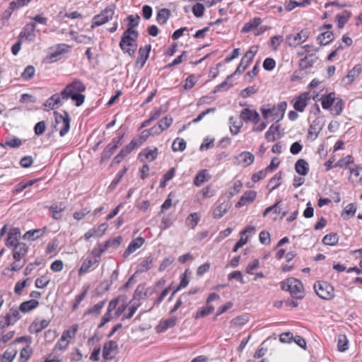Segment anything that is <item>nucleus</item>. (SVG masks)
I'll return each instance as SVG.
<instances>
[{
  "mask_svg": "<svg viewBox=\"0 0 362 362\" xmlns=\"http://www.w3.org/2000/svg\"><path fill=\"white\" fill-rule=\"evenodd\" d=\"M86 90L84 84L78 80H74L67 85L60 93H55L49 98L45 106L50 110H54L60 107L64 101L71 98L76 106L81 105L85 100L82 93Z\"/></svg>",
  "mask_w": 362,
  "mask_h": 362,
  "instance_id": "nucleus-1",
  "label": "nucleus"
},
{
  "mask_svg": "<svg viewBox=\"0 0 362 362\" xmlns=\"http://www.w3.org/2000/svg\"><path fill=\"white\" fill-rule=\"evenodd\" d=\"M286 107V102L282 101L276 105H263L260 107V111L265 120L271 119L277 122L283 119Z\"/></svg>",
  "mask_w": 362,
  "mask_h": 362,
  "instance_id": "nucleus-2",
  "label": "nucleus"
},
{
  "mask_svg": "<svg viewBox=\"0 0 362 362\" xmlns=\"http://www.w3.org/2000/svg\"><path fill=\"white\" fill-rule=\"evenodd\" d=\"M28 246L25 243H20L13 247L12 257L15 261L11 263L10 270L17 272L26 263L25 256L28 252Z\"/></svg>",
  "mask_w": 362,
  "mask_h": 362,
  "instance_id": "nucleus-3",
  "label": "nucleus"
},
{
  "mask_svg": "<svg viewBox=\"0 0 362 362\" xmlns=\"http://www.w3.org/2000/svg\"><path fill=\"white\" fill-rule=\"evenodd\" d=\"M284 291H289L291 296L296 299H302L305 296V291L302 282L295 278H288L281 284Z\"/></svg>",
  "mask_w": 362,
  "mask_h": 362,
  "instance_id": "nucleus-4",
  "label": "nucleus"
},
{
  "mask_svg": "<svg viewBox=\"0 0 362 362\" xmlns=\"http://www.w3.org/2000/svg\"><path fill=\"white\" fill-rule=\"evenodd\" d=\"M139 34L137 31H132L131 28H127L123 33L119 42V47L124 52L128 53L129 55L132 56L136 50V48H132L134 46V42L138 38Z\"/></svg>",
  "mask_w": 362,
  "mask_h": 362,
  "instance_id": "nucleus-5",
  "label": "nucleus"
},
{
  "mask_svg": "<svg viewBox=\"0 0 362 362\" xmlns=\"http://www.w3.org/2000/svg\"><path fill=\"white\" fill-rule=\"evenodd\" d=\"M55 115V123L54 127L57 129H59V134L61 136H64L70 129V116L66 112H64V115L54 112Z\"/></svg>",
  "mask_w": 362,
  "mask_h": 362,
  "instance_id": "nucleus-6",
  "label": "nucleus"
},
{
  "mask_svg": "<svg viewBox=\"0 0 362 362\" xmlns=\"http://www.w3.org/2000/svg\"><path fill=\"white\" fill-rule=\"evenodd\" d=\"M317 295L324 300H331L334 297V288L326 281H317L314 285Z\"/></svg>",
  "mask_w": 362,
  "mask_h": 362,
  "instance_id": "nucleus-7",
  "label": "nucleus"
},
{
  "mask_svg": "<svg viewBox=\"0 0 362 362\" xmlns=\"http://www.w3.org/2000/svg\"><path fill=\"white\" fill-rule=\"evenodd\" d=\"M257 50L258 47L257 46L250 47L249 50L245 54V55L242 58L239 65L238 66L236 70L233 74H241L252 62L255 55L257 52Z\"/></svg>",
  "mask_w": 362,
  "mask_h": 362,
  "instance_id": "nucleus-8",
  "label": "nucleus"
},
{
  "mask_svg": "<svg viewBox=\"0 0 362 362\" xmlns=\"http://www.w3.org/2000/svg\"><path fill=\"white\" fill-rule=\"evenodd\" d=\"M309 35L310 31L308 29H303L296 34L288 35L286 40L290 47H296L305 42Z\"/></svg>",
  "mask_w": 362,
  "mask_h": 362,
  "instance_id": "nucleus-9",
  "label": "nucleus"
},
{
  "mask_svg": "<svg viewBox=\"0 0 362 362\" xmlns=\"http://www.w3.org/2000/svg\"><path fill=\"white\" fill-rule=\"evenodd\" d=\"M115 13L112 6L106 7L101 13L93 18L92 28L101 25L112 19Z\"/></svg>",
  "mask_w": 362,
  "mask_h": 362,
  "instance_id": "nucleus-10",
  "label": "nucleus"
},
{
  "mask_svg": "<svg viewBox=\"0 0 362 362\" xmlns=\"http://www.w3.org/2000/svg\"><path fill=\"white\" fill-rule=\"evenodd\" d=\"M122 241V238L120 236L114 238L112 239L107 240L105 242L104 244H99L98 247L94 248V250L92 251V254L99 257L104 251H105L108 247L113 246L117 247Z\"/></svg>",
  "mask_w": 362,
  "mask_h": 362,
  "instance_id": "nucleus-11",
  "label": "nucleus"
},
{
  "mask_svg": "<svg viewBox=\"0 0 362 362\" xmlns=\"http://www.w3.org/2000/svg\"><path fill=\"white\" fill-rule=\"evenodd\" d=\"M317 54H305L304 57L299 61V68L301 71L308 73V70L314 66V64L318 61Z\"/></svg>",
  "mask_w": 362,
  "mask_h": 362,
  "instance_id": "nucleus-12",
  "label": "nucleus"
},
{
  "mask_svg": "<svg viewBox=\"0 0 362 362\" xmlns=\"http://www.w3.org/2000/svg\"><path fill=\"white\" fill-rule=\"evenodd\" d=\"M240 117L245 122H252L255 124H257L260 119L259 115L256 110L249 108L243 109Z\"/></svg>",
  "mask_w": 362,
  "mask_h": 362,
  "instance_id": "nucleus-13",
  "label": "nucleus"
},
{
  "mask_svg": "<svg viewBox=\"0 0 362 362\" xmlns=\"http://www.w3.org/2000/svg\"><path fill=\"white\" fill-rule=\"evenodd\" d=\"M20 237L21 230L18 228H11L7 235L6 245L8 247H14L16 245L21 243L18 241Z\"/></svg>",
  "mask_w": 362,
  "mask_h": 362,
  "instance_id": "nucleus-14",
  "label": "nucleus"
},
{
  "mask_svg": "<svg viewBox=\"0 0 362 362\" xmlns=\"http://www.w3.org/2000/svg\"><path fill=\"white\" fill-rule=\"evenodd\" d=\"M256 197L257 192L255 191L248 190L245 192L240 197L239 201L236 203L235 207L240 208L250 204L255 199Z\"/></svg>",
  "mask_w": 362,
  "mask_h": 362,
  "instance_id": "nucleus-15",
  "label": "nucleus"
},
{
  "mask_svg": "<svg viewBox=\"0 0 362 362\" xmlns=\"http://www.w3.org/2000/svg\"><path fill=\"white\" fill-rule=\"evenodd\" d=\"M145 240L144 238L141 237H138L134 240H132L130 243L129 244L127 248L123 253V257L124 258H127L129 257L132 253L135 252L136 250L140 248L144 243Z\"/></svg>",
  "mask_w": 362,
  "mask_h": 362,
  "instance_id": "nucleus-16",
  "label": "nucleus"
},
{
  "mask_svg": "<svg viewBox=\"0 0 362 362\" xmlns=\"http://www.w3.org/2000/svg\"><path fill=\"white\" fill-rule=\"evenodd\" d=\"M310 99L309 93H303L298 96L293 103V107L296 111L303 112Z\"/></svg>",
  "mask_w": 362,
  "mask_h": 362,
  "instance_id": "nucleus-17",
  "label": "nucleus"
},
{
  "mask_svg": "<svg viewBox=\"0 0 362 362\" xmlns=\"http://www.w3.org/2000/svg\"><path fill=\"white\" fill-rule=\"evenodd\" d=\"M230 208L229 202H223L216 206L213 210V217L216 219H219L223 217Z\"/></svg>",
  "mask_w": 362,
  "mask_h": 362,
  "instance_id": "nucleus-18",
  "label": "nucleus"
},
{
  "mask_svg": "<svg viewBox=\"0 0 362 362\" xmlns=\"http://www.w3.org/2000/svg\"><path fill=\"white\" fill-rule=\"evenodd\" d=\"M119 300H120V299H119V298H118L111 300L110 302L108 308H107V312L103 317L102 321L98 325L99 327L103 326L106 322H107L110 320V319L112 317V315L111 313L113 310H116L117 306L118 305Z\"/></svg>",
  "mask_w": 362,
  "mask_h": 362,
  "instance_id": "nucleus-19",
  "label": "nucleus"
},
{
  "mask_svg": "<svg viewBox=\"0 0 362 362\" xmlns=\"http://www.w3.org/2000/svg\"><path fill=\"white\" fill-rule=\"evenodd\" d=\"M254 155L248 151L242 152L237 156L238 163L243 167L249 166L254 162Z\"/></svg>",
  "mask_w": 362,
  "mask_h": 362,
  "instance_id": "nucleus-20",
  "label": "nucleus"
},
{
  "mask_svg": "<svg viewBox=\"0 0 362 362\" xmlns=\"http://www.w3.org/2000/svg\"><path fill=\"white\" fill-rule=\"evenodd\" d=\"M153 264V259L152 256L149 255L142 259L137 266L136 272L143 273L146 272L152 268Z\"/></svg>",
  "mask_w": 362,
  "mask_h": 362,
  "instance_id": "nucleus-21",
  "label": "nucleus"
},
{
  "mask_svg": "<svg viewBox=\"0 0 362 362\" xmlns=\"http://www.w3.org/2000/svg\"><path fill=\"white\" fill-rule=\"evenodd\" d=\"M35 27L36 25L33 23L26 24L21 33V36L28 40H33L35 37Z\"/></svg>",
  "mask_w": 362,
  "mask_h": 362,
  "instance_id": "nucleus-22",
  "label": "nucleus"
},
{
  "mask_svg": "<svg viewBox=\"0 0 362 362\" xmlns=\"http://www.w3.org/2000/svg\"><path fill=\"white\" fill-rule=\"evenodd\" d=\"M362 70V66L360 64L356 65L352 69H351L347 75L344 77L343 81L346 84H350L354 80L359 76Z\"/></svg>",
  "mask_w": 362,
  "mask_h": 362,
  "instance_id": "nucleus-23",
  "label": "nucleus"
},
{
  "mask_svg": "<svg viewBox=\"0 0 362 362\" xmlns=\"http://www.w3.org/2000/svg\"><path fill=\"white\" fill-rule=\"evenodd\" d=\"M321 129L322 126L320 124V119H315L310 125L308 133V138L312 140H315L317 137Z\"/></svg>",
  "mask_w": 362,
  "mask_h": 362,
  "instance_id": "nucleus-24",
  "label": "nucleus"
},
{
  "mask_svg": "<svg viewBox=\"0 0 362 362\" xmlns=\"http://www.w3.org/2000/svg\"><path fill=\"white\" fill-rule=\"evenodd\" d=\"M262 23V20L259 17H255L250 21L245 23L241 29V33H247L257 28Z\"/></svg>",
  "mask_w": 362,
  "mask_h": 362,
  "instance_id": "nucleus-25",
  "label": "nucleus"
},
{
  "mask_svg": "<svg viewBox=\"0 0 362 362\" xmlns=\"http://www.w3.org/2000/svg\"><path fill=\"white\" fill-rule=\"evenodd\" d=\"M334 35L332 31H322L317 37V41L320 45L325 46L333 40Z\"/></svg>",
  "mask_w": 362,
  "mask_h": 362,
  "instance_id": "nucleus-26",
  "label": "nucleus"
},
{
  "mask_svg": "<svg viewBox=\"0 0 362 362\" xmlns=\"http://www.w3.org/2000/svg\"><path fill=\"white\" fill-rule=\"evenodd\" d=\"M177 322L176 317H171L165 320L160 322L157 327V331L158 332H163L167 330L168 329L173 327Z\"/></svg>",
  "mask_w": 362,
  "mask_h": 362,
  "instance_id": "nucleus-27",
  "label": "nucleus"
},
{
  "mask_svg": "<svg viewBox=\"0 0 362 362\" xmlns=\"http://www.w3.org/2000/svg\"><path fill=\"white\" fill-rule=\"evenodd\" d=\"M295 170L299 175L305 176L309 172V165L305 160L299 159L295 164Z\"/></svg>",
  "mask_w": 362,
  "mask_h": 362,
  "instance_id": "nucleus-28",
  "label": "nucleus"
},
{
  "mask_svg": "<svg viewBox=\"0 0 362 362\" xmlns=\"http://www.w3.org/2000/svg\"><path fill=\"white\" fill-rule=\"evenodd\" d=\"M38 305H39V302L37 300L31 299V300L23 302L19 306V310L21 312L26 313L30 312V311L34 310L35 308H36L38 306Z\"/></svg>",
  "mask_w": 362,
  "mask_h": 362,
  "instance_id": "nucleus-29",
  "label": "nucleus"
},
{
  "mask_svg": "<svg viewBox=\"0 0 362 362\" xmlns=\"http://www.w3.org/2000/svg\"><path fill=\"white\" fill-rule=\"evenodd\" d=\"M209 179L210 175H209L207 170H202L196 175L194 180V185L197 187H199Z\"/></svg>",
  "mask_w": 362,
  "mask_h": 362,
  "instance_id": "nucleus-30",
  "label": "nucleus"
},
{
  "mask_svg": "<svg viewBox=\"0 0 362 362\" xmlns=\"http://www.w3.org/2000/svg\"><path fill=\"white\" fill-rule=\"evenodd\" d=\"M49 324V320H35L31 326L30 329L32 332L35 333H39L42 329H45Z\"/></svg>",
  "mask_w": 362,
  "mask_h": 362,
  "instance_id": "nucleus-31",
  "label": "nucleus"
},
{
  "mask_svg": "<svg viewBox=\"0 0 362 362\" xmlns=\"http://www.w3.org/2000/svg\"><path fill=\"white\" fill-rule=\"evenodd\" d=\"M17 354V350L11 346L7 349L3 355L0 356V362H12Z\"/></svg>",
  "mask_w": 362,
  "mask_h": 362,
  "instance_id": "nucleus-32",
  "label": "nucleus"
},
{
  "mask_svg": "<svg viewBox=\"0 0 362 362\" xmlns=\"http://www.w3.org/2000/svg\"><path fill=\"white\" fill-rule=\"evenodd\" d=\"M335 98L334 93H330L327 95H322L320 99L322 108L325 110L331 108L332 105L334 103Z\"/></svg>",
  "mask_w": 362,
  "mask_h": 362,
  "instance_id": "nucleus-33",
  "label": "nucleus"
},
{
  "mask_svg": "<svg viewBox=\"0 0 362 362\" xmlns=\"http://www.w3.org/2000/svg\"><path fill=\"white\" fill-rule=\"evenodd\" d=\"M229 124L230 133L233 135H237L243 126L242 122L238 121L236 117L232 116L229 118Z\"/></svg>",
  "mask_w": 362,
  "mask_h": 362,
  "instance_id": "nucleus-34",
  "label": "nucleus"
},
{
  "mask_svg": "<svg viewBox=\"0 0 362 362\" xmlns=\"http://www.w3.org/2000/svg\"><path fill=\"white\" fill-rule=\"evenodd\" d=\"M282 175L283 173L281 172H279L276 173L272 178L270 179L267 187L269 189V192H272L276 189L281 183L282 180Z\"/></svg>",
  "mask_w": 362,
  "mask_h": 362,
  "instance_id": "nucleus-35",
  "label": "nucleus"
},
{
  "mask_svg": "<svg viewBox=\"0 0 362 362\" xmlns=\"http://www.w3.org/2000/svg\"><path fill=\"white\" fill-rule=\"evenodd\" d=\"M19 311H21L19 308H11L9 312L5 315L6 319L11 322V325H14L21 317Z\"/></svg>",
  "mask_w": 362,
  "mask_h": 362,
  "instance_id": "nucleus-36",
  "label": "nucleus"
},
{
  "mask_svg": "<svg viewBox=\"0 0 362 362\" xmlns=\"http://www.w3.org/2000/svg\"><path fill=\"white\" fill-rule=\"evenodd\" d=\"M158 156V149L157 148H145L139 154V156H144L145 158L151 162L153 161Z\"/></svg>",
  "mask_w": 362,
  "mask_h": 362,
  "instance_id": "nucleus-37",
  "label": "nucleus"
},
{
  "mask_svg": "<svg viewBox=\"0 0 362 362\" xmlns=\"http://www.w3.org/2000/svg\"><path fill=\"white\" fill-rule=\"evenodd\" d=\"M350 16L351 12L349 11H343L342 12L338 13L336 16L338 28H342L348 21Z\"/></svg>",
  "mask_w": 362,
  "mask_h": 362,
  "instance_id": "nucleus-38",
  "label": "nucleus"
},
{
  "mask_svg": "<svg viewBox=\"0 0 362 362\" xmlns=\"http://www.w3.org/2000/svg\"><path fill=\"white\" fill-rule=\"evenodd\" d=\"M117 347V344L115 341H110L109 342L106 343L104 345L103 347V356L105 358H111V353L112 351L115 350Z\"/></svg>",
  "mask_w": 362,
  "mask_h": 362,
  "instance_id": "nucleus-39",
  "label": "nucleus"
},
{
  "mask_svg": "<svg viewBox=\"0 0 362 362\" xmlns=\"http://www.w3.org/2000/svg\"><path fill=\"white\" fill-rule=\"evenodd\" d=\"M150 50L151 45L140 47L139 50V58L137 60V63L141 62V65H144L148 58Z\"/></svg>",
  "mask_w": 362,
  "mask_h": 362,
  "instance_id": "nucleus-40",
  "label": "nucleus"
},
{
  "mask_svg": "<svg viewBox=\"0 0 362 362\" xmlns=\"http://www.w3.org/2000/svg\"><path fill=\"white\" fill-rule=\"evenodd\" d=\"M187 272L188 270H186L183 274L180 275V282L179 286L174 290V291L172 293L170 298H172L174 295L180 289L184 288L187 286L189 284V280L187 276Z\"/></svg>",
  "mask_w": 362,
  "mask_h": 362,
  "instance_id": "nucleus-41",
  "label": "nucleus"
},
{
  "mask_svg": "<svg viewBox=\"0 0 362 362\" xmlns=\"http://www.w3.org/2000/svg\"><path fill=\"white\" fill-rule=\"evenodd\" d=\"M44 230L45 229H36L28 230L23 235V238L34 240L43 235Z\"/></svg>",
  "mask_w": 362,
  "mask_h": 362,
  "instance_id": "nucleus-42",
  "label": "nucleus"
},
{
  "mask_svg": "<svg viewBox=\"0 0 362 362\" xmlns=\"http://www.w3.org/2000/svg\"><path fill=\"white\" fill-rule=\"evenodd\" d=\"M331 112L334 115H339L344 109V102L341 98H335L334 103L332 105Z\"/></svg>",
  "mask_w": 362,
  "mask_h": 362,
  "instance_id": "nucleus-43",
  "label": "nucleus"
},
{
  "mask_svg": "<svg viewBox=\"0 0 362 362\" xmlns=\"http://www.w3.org/2000/svg\"><path fill=\"white\" fill-rule=\"evenodd\" d=\"M170 16V11L169 9L162 8L158 12L156 18L160 24L163 25L167 22Z\"/></svg>",
  "mask_w": 362,
  "mask_h": 362,
  "instance_id": "nucleus-44",
  "label": "nucleus"
},
{
  "mask_svg": "<svg viewBox=\"0 0 362 362\" xmlns=\"http://www.w3.org/2000/svg\"><path fill=\"white\" fill-rule=\"evenodd\" d=\"M279 126L271 125L265 133V139L267 141H274L276 140V134L279 132Z\"/></svg>",
  "mask_w": 362,
  "mask_h": 362,
  "instance_id": "nucleus-45",
  "label": "nucleus"
},
{
  "mask_svg": "<svg viewBox=\"0 0 362 362\" xmlns=\"http://www.w3.org/2000/svg\"><path fill=\"white\" fill-rule=\"evenodd\" d=\"M65 206L62 204H53L49 207V211L52 214V216L55 219H59L62 217V212L64 210Z\"/></svg>",
  "mask_w": 362,
  "mask_h": 362,
  "instance_id": "nucleus-46",
  "label": "nucleus"
},
{
  "mask_svg": "<svg viewBox=\"0 0 362 362\" xmlns=\"http://www.w3.org/2000/svg\"><path fill=\"white\" fill-rule=\"evenodd\" d=\"M233 74L228 75L224 81H223L221 83L215 87L214 93H216L223 90H227L230 88H231L233 85L231 83H229L228 81L230 80L233 78Z\"/></svg>",
  "mask_w": 362,
  "mask_h": 362,
  "instance_id": "nucleus-47",
  "label": "nucleus"
},
{
  "mask_svg": "<svg viewBox=\"0 0 362 362\" xmlns=\"http://www.w3.org/2000/svg\"><path fill=\"white\" fill-rule=\"evenodd\" d=\"M199 216L197 213L190 214L186 219V225L192 229L195 228L199 221Z\"/></svg>",
  "mask_w": 362,
  "mask_h": 362,
  "instance_id": "nucleus-48",
  "label": "nucleus"
},
{
  "mask_svg": "<svg viewBox=\"0 0 362 362\" xmlns=\"http://www.w3.org/2000/svg\"><path fill=\"white\" fill-rule=\"evenodd\" d=\"M127 20L128 21L127 28H131L132 31H136L135 28L139 25L140 17L138 15L135 16L129 15L127 16Z\"/></svg>",
  "mask_w": 362,
  "mask_h": 362,
  "instance_id": "nucleus-49",
  "label": "nucleus"
},
{
  "mask_svg": "<svg viewBox=\"0 0 362 362\" xmlns=\"http://www.w3.org/2000/svg\"><path fill=\"white\" fill-rule=\"evenodd\" d=\"M339 240V237L336 233H330L326 235L322 238V243L327 245H335Z\"/></svg>",
  "mask_w": 362,
  "mask_h": 362,
  "instance_id": "nucleus-50",
  "label": "nucleus"
},
{
  "mask_svg": "<svg viewBox=\"0 0 362 362\" xmlns=\"http://www.w3.org/2000/svg\"><path fill=\"white\" fill-rule=\"evenodd\" d=\"M186 148V141L181 138H177L173 143V151H183Z\"/></svg>",
  "mask_w": 362,
  "mask_h": 362,
  "instance_id": "nucleus-51",
  "label": "nucleus"
},
{
  "mask_svg": "<svg viewBox=\"0 0 362 362\" xmlns=\"http://www.w3.org/2000/svg\"><path fill=\"white\" fill-rule=\"evenodd\" d=\"M249 321L247 315H239L231 320V324L235 327H241L245 325Z\"/></svg>",
  "mask_w": 362,
  "mask_h": 362,
  "instance_id": "nucleus-52",
  "label": "nucleus"
},
{
  "mask_svg": "<svg viewBox=\"0 0 362 362\" xmlns=\"http://www.w3.org/2000/svg\"><path fill=\"white\" fill-rule=\"evenodd\" d=\"M88 289H89V286H87L83 289V291L76 297L75 301H74V303L73 304V307H72L73 311L76 310L78 308L81 302L84 300V298L88 293Z\"/></svg>",
  "mask_w": 362,
  "mask_h": 362,
  "instance_id": "nucleus-53",
  "label": "nucleus"
},
{
  "mask_svg": "<svg viewBox=\"0 0 362 362\" xmlns=\"http://www.w3.org/2000/svg\"><path fill=\"white\" fill-rule=\"evenodd\" d=\"M337 348L338 350L341 352L345 351L348 349V339L345 335L339 336Z\"/></svg>",
  "mask_w": 362,
  "mask_h": 362,
  "instance_id": "nucleus-54",
  "label": "nucleus"
},
{
  "mask_svg": "<svg viewBox=\"0 0 362 362\" xmlns=\"http://www.w3.org/2000/svg\"><path fill=\"white\" fill-rule=\"evenodd\" d=\"M354 158L351 155H348L346 157L339 160L335 164L334 167H338L340 168H346L347 165L353 163Z\"/></svg>",
  "mask_w": 362,
  "mask_h": 362,
  "instance_id": "nucleus-55",
  "label": "nucleus"
},
{
  "mask_svg": "<svg viewBox=\"0 0 362 362\" xmlns=\"http://www.w3.org/2000/svg\"><path fill=\"white\" fill-rule=\"evenodd\" d=\"M356 211V207L354 205V204H349L348 205L346 206V207L343 210V211L341 213V216L344 218L353 216L355 214Z\"/></svg>",
  "mask_w": 362,
  "mask_h": 362,
  "instance_id": "nucleus-56",
  "label": "nucleus"
},
{
  "mask_svg": "<svg viewBox=\"0 0 362 362\" xmlns=\"http://www.w3.org/2000/svg\"><path fill=\"white\" fill-rule=\"evenodd\" d=\"M35 69L33 66L29 65L25 67L24 71L21 74V77L24 80H29L35 75Z\"/></svg>",
  "mask_w": 362,
  "mask_h": 362,
  "instance_id": "nucleus-57",
  "label": "nucleus"
},
{
  "mask_svg": "<svg viewBox=\"0 0 362 362\" xmlns=\"http://www.w3.org/2000/svg\"><path fill=\"white\" fill-rule=\"evenodd\" d=\"M204 10V6L200 3H197L192 7V13L197 18L203 16Z\"/></svg>",
  "mask_w": 362,
  "mask_h": 362,
  "instance_id": "nucleus-58",
  "label": "nucleus"
},
{
  "mask_svg": "<svg viewBox=\"0 0 362 362\" xmlns=\"http://www.w3.org/2000/svg\"><path fill=\"white\" fill-rule=\"evenodd\" d=\"M242 187H243V183L241 181H240V180L235 181L233 187L228 189L229 197H233L235 194H237L240 192Z\"/></svg>",
  "mask_w": 362,
  "mask_h": 362,
  "instance_id": "nucleus-59",
  "label": "nucleus"
},
{
  "mask_svg": "<svg viewBox=\"0 0 362 362\" xmlns=\"http://www.w3.org/2000/svg\"><path fill=\"white\" fill-rule=\"evenodd\" d=\"M22 145V141L17 137L7 139L4 143V146H9L11 148H18Z\"/></svg>",
  "mask_w": 362,
  "mask_h": 362,
  "instance_id": "nucleus-60",
  "label": "nucleus"
},
{
  "mask_svg": "<svg viewBox=\"0 0 362 362\" xmlns=\"http://www.w3.org/2000/svg\"><path fill=\"white\" fill-rule=\"evenodd\" d=\"M50 280L45 276L37 278L35 281V286L38 288H45L49 283Z\"/></svg>",
  "mask_w": 362,
  "mask_h": 362,
  "instance_id": "nucleus-61",
  "label": "nucleus"
},
{
  "mask_svg": "<svg viewBox=\"0 0 362 362\" xmlns=\"http://www.w3.org/2000/svg\"><path fill=\"white\" fill-rule=\"evenodd\" d=\"M30 354L31 349L29 348V346L24 347L21 351L19 361L26 362L30 358Z\"/></svg>",
  "mask_w": 362,
  "mask_h": 362,
  "instance_id": "nucleus-62",
  "label": "nucleus"
},
{
  "mask_svg": "<svg viewBox=\"0 0 362 362\" xmlns=\"http://www.w3.org/2000/svg\"><path fill=\"white\" fill-rule=\"evenodd\" d=\"M172 123L173 118L170 116L163 117L158 122L163 131L167 129L172 124Z\"/></svg>",
  "mask_w": 362,
  "mask_h": 362,
  "instance_id": "nucleus-63",
  "label": "nucleus"
},
{
  "mask_svg": "<svg viewBox=\"0 0 362 362\" xmlns=\"http://www.w3.org/2000/svg\"><path fill=\"white\" fill-rule=\"evenodd\" d=\"M173 223L171 217L169 215H165L162 218L160 228L162 230L168 229Z\"/></svg>",
  "mask_w": 362,
  "mask_h": 362,
  "instance_id": "nucleus-64",
  "label": "nucleus"
}]
</instances>
